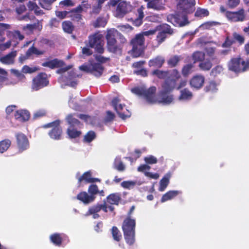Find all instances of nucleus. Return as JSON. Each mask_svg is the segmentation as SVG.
<instances>
[{"label":"nucleus","mask_w":249,"mask_h":249,"mask_svg":"<svg viewBox=\"0 0 249 249\" xmlns=\"http://www.w3.org/2000/svg\"><path fill=\"white\" fill-rule=\"evenodd\" d=\"M180 74L176 70L169 71L168 78L162 84L161 88L158 94L157 99L154 98L156 91L155 87L147 89L144 86L135 87L131 89L132 93L143 97L147 102L154 103L156 101L163 105H169L174 100L173 95L170 93L175 88L176 81L180 77Z\"/></svg>","instance_id":"nucleus-1"},{"label":"nucleus","mask_w":249,"mask_h":249,"mask_svg":"<svg viewBox=\"0 0 249 249\" xmlns=\"http://www.w3.org/2000/svg\"><path fill=\"white\" fill-rule=\"evenodd\" d=\"M136 222L134 219L126 218L123 223L122 229L127 244L132 245L135 242Z\"/></svg>","instance_id":"nucleus-2"},{"label":"nucleus","mask_w":249,"mask_h":249,"mask_svg":"<svg viewBox=\"0 0 249 249\" xmlns=\"http://www.w3.org/2000/svg\"><path fill=\"white\" fill-rule=\"evenodd\" d=\"M119 35V32L115 29H111L107 31L106 39L107 49L110 52L116 53H121L122 46L117 44L116 41V38Z\"/></svg>","instance_id":"nucleus-3"},{"label":"nucleus","mask_w":249,"mask_h":249,"mask_svg":"<svg viewBox=\"0 0 249 249\" xmlns=\"http://www.w3.org/2000/svg\"><path fill=\"white\" fill-rule=\"evenodd\" d=\"M109 7L116 8L114 12L117 18H123L129 11L130 5L124 0H110L108 2Z\"/></svg>","instance_id":"nucleus-4"},{"label":"nucleus","mask_w":249,"mask_h":249,"mask_svg":"<svg viewBox=\"0 0 249 249\" xmlns=\"http://www.w3.org/2000/svg\"><path fill=\"white\" fill-rule=\"evenodd\" d=\"M144 38L142 34L136 35L131 40V44L132 49L131 51V54L133 57L140 56L143 52Z\"/></svg>","instance_id":"nucleus-5"},{"label":"nucleus","mask_w":249,"mask_h":249,"mask_svg":"<svg viewBox=\"0 0 249 249\" xmlns=\"http://www.w3.org/2000/svg\"><path fill=\"white\" fill-rule=\"evenodd\" d=\"M66 120L70 125L67 129V134L69 137L76 138L79 137L81 134L79 129L81 127L82 124L71 114L67 116Z\"/></svg>","instance_id":"nucleus-6"},{"label":"nucleus","mask_w":249,"mask_h":249,"mask_svg":"<svg viewBox=\"0 0 249 249\" xmlns=\"http://www.w3.org/2000/svg\"><path fill=\"white\" fill-rule=\"evenodd\" d=\"M99 192L98 186L95 184L90 185L88 189V194L86 192H82L77 196V199L82 201L85 204H88L93 202L95 195Z\"/></svg>","instance_id":"nucleus-7"},{"label":"nucleus","mask_w":249,"mask_h":249,"mask_svg":"<svg viewBox=\"0 0 249 249\" xmlns=\"http://www.w3.org/2000/svg\"><path fill=\"white\" fill-rule=\"evenodd\" d=\"M228 66L229 70L235 72H243L249 69V59L245 61L240 57L233 58Z\"/></svg>","instance_id":"nucleus-8"},{"label":"nucleus","mask_w":249,"mask_h":249,"mask_svg":"<svg viewBox=\"0 0 249 249\" xmlns=\"http://www.w3.org/2000/svg\"><path fill=\"white\" fill-rule=\"evenodd\" d=\"M89 47L94 48L95 51L102 53L104 51L103 36L99 33H95L89 37Z\"/></svg>","instance_id":"nucleus-9"},{"label":"nucleus","mask_w":249,"mask_h":249,"mask_svg":"<svg viewBox=\"0 0 249 249\" xmlns=\"http://www.w3.org/2000/svg\"><path fill=\"white\" fill-rule=\"evenodd\" d=\"M111 104L120 117L122 119H125L130 116V112L125 107L124 104L121 103V101L118 98H113Z\"/></svg>","instance_id":"nucleus-10"},{"label":"nucleus","mask_w":249,"mask_h":249,"mask_svg":"<svg viewBox=\"0 0 249 249\" xmlns=\"http://www.w3.org/2000/svg\"><path fill=\"white\" fill-rule=\"evenodd\" d=\"M60 121L56 120L54 122L48 123L43 126L44 128L53 127L49 132V135L51 138L58 140L61 139L62 129L59 126Z\"/></svg>","instance_id":"nucleus-11"},{"label":"nucleus","mask_w":249,"mask_h":249,"mask_svg":"<svg viewBox=\"0 0 249 249\" xmlns=\"http://www.w3.org/2000/svg\"><path fill=\"white\" fill-rule=\"evenodd\" d=\"M79 69L87 72H90L96 77L100 76L104 71V68L100 63L83 65L79 67Z\"/></svg>","instance_id":"nucleus-12"},{"label":"nucleus","mask_w":249,"mask_h":249,"mask_svg":"<svg viewBox=\"0 0 249 249\" xmlns=\"http://www.w3.org/2000/svg\"><path fill=\"white\" fill-rule=\"evenodd\" d=\"M48 84L47 74L40 73L33 79L32 89L36 91L47 86Z\"/></svg>","instance_id":"nucleus-13"},{"label":"nucleus","mask_w":249,"mask_h":249,"mask_svg":"<svg viewBox=\"0 0 249 249\" xmlns=\"http://www.w3.org/2000/svg\"><path fill=\"white\" fill-rule=\"evenodd\" d=\"M17 148L19 152L27 150L29 148V142L25 135L18 133L16 135Z\"/></svg>","instance_id":"nucleus-14"},{"label":"nucleus","mask_w":249,"mask_h":249,"mask_svg":"<svg viewBox=\"0 0 249 249\" xmlns=\"http://www.w3.org/2000/svg\"><path fill=\"white\" fill-rule=\"evenodd\" d=\"M168 20L171 22L176 26H183L188 23L186 16L182 14L181 15L177 14L175 16H169L167 17Z\"/></svg>","instance_id":"nucleus-15"},{"label":"nucleus","mask_w":249,"mask_h":249,"mask_svg":"<svg viewBox=\"0 0 249 249\" xmlns=\"http://www.w3.org/2000/svg\"><path fill=\"white\" fill-rule=\"evenodd\" d=\"M89 7V5L83 1L80 5L78 6L76 8L72 11H69V17L71 18L72 20L78 21L81 18V13L84 9H88Z\"/></svg>","instance_id":"nucleus-16"},{"label":"nucleus","mask_w":249,"mask_h":249,"mask_svg":"<svg viewBox=\"0 0 249 249\" xmlns=\"http://www.w3.org/2000/svg\"><path fill=\"white\" fill-rule=\"evenodd\" d=\"M157 30L159 31L157 36V40L159 43H161L164 40L167 33L171 34L173 32L170 27L166 24L157 26Z\"/></svg>","instance_id":"nucleus-17"},{"label":"nucleus","mask_w":249,"mask_h":249,"mask_svg":"<svg viewBox=\"0 0 249 249\" xmlns=\"http://www.w3.org/2000/svg\"><path fill=\"white\" fill-rule=\"evenodd\" d=\"M225 15L229 20L233 22L243 21L245 18L243 9H241L236 12L227 11Z\"/></svg>","instance_id":"nucleus-18"},{"label":"nucleus","mask_w":249,"mask_h":249,"mask_svg":"<svg viewBox=\"0 0 249 249\" xmlns=\"http://www.w3.org/2000/svg\"><path fill=\"white\" fill-rule=\"evenodd\" d=\"M195 5V0H180L178 7L184 13H189L192 11Z\"/></svg>","instance_id":"nucleus-19"},{"label":"nucleus","mask_w":249,"mask_h":249,"mask_svg":"<svg viewBox=\"0 0 249 249\" xmlns=\"http://www.w3.org/2000/svg\"><path fill=\"white\" fill-rule=\"evenodd\" d=\"M50 239L54 245L60 246L63 241L68 239V236L63 233H54L50 236Z\"/></svg>","instance_id":"nucleus-20"},{"label":"nucleus","mask_w":249,"mask_h":249,"mask_svg":"<svg viewBox=\"0 0 249 249\" xmlns=\"http://www.w3.org/2000/svg\"><path fill=\"white\" fill-rule=\"evenodd\" d=\"M205 78L201 75L194 76L190 80V85L192 88L197 89H200L203 85Z\"/></svg>","instance_id":"nucleus-21"},{"label":"nucleus","mask_w":249,"mask_h":249,"mask_svg":"<svg viewBox=\"0 0 249 249\" xmlns=\"http://www.w3.org/2000/svg\"><path fill=\"white\" fill-rule=\"evenodd\" d=\"M147 1V7L156 11L163 10L164 3L162 0H145Z\"/></svg>","instance_id":"nucleus-22"},{"label":"nucleus","mask_w":249,"mask_h":249,"mask_svg":"<svg viewBox=\"0 0 249 249\" xmlns=\"http://www.w3.org/2000/svg\"><path fill=\"white\" fill-rule=\"evenodd\" d=\"M164 62V57L161 55H158L149 61L148 65L150 67L160 68Z\"/></svg>","instance_id":"nucleus-23"},{"label":"nucleus","mask_w":249,"mask_h":249,"mask_svg":"<svg viewBox=\"0 0 249 249\" xmlns=\"http://www.w3.org/2000/svg\"><path fill=\"white\" fill-rule=\"evenodd\" d=\"M16 51H14L8 54L0 57V61L4 64L11 65L14 63L15 58L17 56Z\"/></svg>","instance_id":"nucleus-24"},{"label":"nucleus","mask_w":249,"mask_h":249,"mask_svg":"<svg viewBox=\"0 0 249 249\" xmlns=\"http://www.w3.org/2000/svg\"><path fill=\"white\" fill-rule=\"evenodd\" d=\"M91 175L92 172L91 171L86 172L82 176L80 175L79 172H78L76 174V178L77 179L79 184L83 181L86 183H92Z\"/></svg>","instance_id":"nucleus-25"},{"label":"nucleus","mask_w":249,"mask_h":249,"mask_svg":"<svg viewBox=\"0 0 249 249\" xmlns=\"http://www.w3.org/2000/svg\"><path fill=\"white\" fill-rule=\"evenodd\" d=\"M182 192L178 190H171L169 191L165 194H164L161 198V202L162 203L165 202L167 201L170 200L176 197L178 195L181 194Z\"/></svg>","instance_id":"nucleus-26"},{"label":"nucleus","mask_w":249,"mask_h":249,"mask_svg":"<svg viewBox=\"0 0 249 249\" xmlns=\"http://www.w3.org/2000/svg\"><path fill=\"white\" fill-rule=\"evenodd\" d=\"M29 117L30 113L27 110H18L15 114V119L20 122L26 121L28 120Z\"/></svg>","instance_id":"nucleus-27"},{"label":"nucleus","mask_w":249,"mask_h":249,"mask_svg":"<svg viewBox=\"0 0 249 249\" xmlns=\"http://www.w3.org/2000/svg\"><path fill=\"white\" fill-rule=\"evenodd\" d=\"M193 96V93L191 91L187 89H184L180 91L178 100L182 102H188L192 99Z\"/></svg>","instance_id":"nucleus-28"},{"label":"nucleus","mask_w":249,"mask_h":249,"mask_svg":"<svg viewBox=\"0 0 249 249\" xmlns=\"http://www.w3.org/2000/svg\"><path fill=\"white\" fill-rule=\"evenodd\" d=\"M68 74L69 75L68 77H63L62 76L60 80L66 82V85L74 87L76 85V83L74 81H72V80L75 77L78 76V75L73 71H71Z\"/></svg>","instance_id":"nucleus-29"},{"label":"nucleus","mask_w":249,"mask_h":249,"mask_svg":"<svg viewBox=\"0 0 249 249\" xmlns=\"http://www.w3.org/2000/svg\"><path fill=\"white\" fill-rule=\"evenodd\" d=\"M171 176L172 175L171 173H167L160 180V187L159 188V190L160 192L164 191L167 188L169 183V181Z\"/></svg>","instance_id":"nucleus-30"},{"label":"nucleus","mask_w":249,"mask_h":249,"mask_svg":"<svg viewBox=\"0 0 249 249\" xmlns=\"http://www.w3.org/2000/svg\"><path fill=\"white\" fill-rule=\"evenodd\" d=\"M64 65V63L63 61L57 59H54L52 60L44 62L42 64L43 66L47 67L51 69L61 67H63Z\"/></svg>","instance_id":"nucleus-31"},{"label":"nucleus","mask_w":249,"mask_h":249,"mask_svg":"<svg viewBox=\"0 0 249 249\" xmlns=\"http://www.w3.org/2000/svg\"><path fill=\"white\" fill-rule=\"evenodd\" d=\"M144 7L142 6L137 10L138 18H136L133 22L134 24L136 26H139L142 23V19L144 17Z\"/></svg>","instance_id":"nucleus-32"},{"label":"nucleus","mask_w":249,"mask_h":249,"mask_svg":"<svg viewBox=\"0 0 249 249\" xmlns=\"http://www.w3.org/2000/svg\"><path fill=\"white\" fill-rule=\"evenodd\" d=\"M7 36L10 38H12L13 39L16 40L21 41L23 39L24 36L21 35L19 31L16 30L14 31H8L7 33Z\"/></svg>","instance_id":"nucleus-33"},{"label":"nucleus","mask_w":249,"mask_h":249,"mask_svg":"<svg viewBox=\"0 0 249 249\" xmlns=\"http://www.w3.org/2000/svg\"><path fill=\"white\" fill-rule=\"evenodd\" d=\"M182 59L181 55H173L167 61V64L170 67H174Z\"/></svg>","instance_id":"nucleus-34"},{"label":"nucleus","mask_w":249,"mask_h":249,"mask_svg":"<svg viewBox=\"0 0 249 249\" xmlns=\"http://www.w3.org/2000/svg\"><path fill=\"white\" fill-rule=\"evenodd\" d=\"M152 74L153 75H156L159 78H166V79L169 76V71H163L159 70H155L152 72Z\"/></svg>","instance_id":"nucleus-35"},{"label":"nucleus","mask_w":249,"mask_h":249,"mask_svg":"<svg viewBox=\"0 0 249 249\" xmlns=\"http://www.w3.org/2000/svg\"><path fill=\"white\" fill-rule=\"evenodd\" d=\"M212 67V64L211 60L208 59H204L199 64L200 69L203 71H208L211 69Z\"/></svg>","instance_id":"nucleus-36"},{"label":"nucleus","mask_w":249,"mask_h":249,"mask_svg":"<svg viewBox=\"0 0 249 249\" xmlns=\"http://www.w3.org/2000/svg\"><path fill=\"white\" fill-rule=\"evenodd\" d=\"M11 144V141L9 139H5L0 141V153H3L7 151Z\"/></svg>","instance_id":"nucleus-37"},{"label":"nucleus","mask_w":249,"mask_h":249,"mask_svg":"<svg viewBox=\"0 0 249 249\" xmlns=\"http://www.w3.org/2000/svg\"><path fill=\"white\" fill-rule=\"evenodd\" d=\"M120 200L119 195L117 194H111L107 197V202L111 204L118 205Z\"/></svg>","instance_id":"nucleus-38"},{"label":"nucleus","mask_w":249,"mask_h":249,"mask_svg":"<svg viewBox=\"0 0 249 249\" xmlns=\"http://www.w3.org/2000/svg\"><path fill=\"white\" fill-rule=\"evenodd\" d=\"M114 167L118 171L123 172L125 170V165L121 160V158L119 157H116L114 160Z\"/></svg>","instance_id":"nucleus-39"},{"label":"nucleus","mask_w":249,"mask_h":249,"mask_svg":"<svg viewBox=\"0 0 249 249\" xmlns=\"http://www.w3.org/2000/svg\"><path fill=\"white\" fill-rule=\"evenodd\" d=\"M217 86L218 84L214 81H211L209 84L206 86L205 90L206 92H211L212 93L215 92L218 90L217 88Z\"/></svg>","instance_id":"nucleus-40"},{"label":"nucleus","mask_w":249,"mask_h":249,"mask_svg":"<svg viewBox=\"0 0 249 249\" xmlns=\"http://www.w3.org/2000/svg\"><path fill=\"white\" fill-rule=\"evenodd\" d=\"M102 204H97L96 205L90 207L87 213L85 214V216H87L92 214V213H98L102 210Z\"/></svg>","instance_id":"nucleus-41"},{"label":"nucleus","mask_w":249,"mask_h":249,"mask_svg":"<svg viewBox=\"0 0 249 249\" xmlns=\"http://www.w3.org/2000/svg\"><path fill=\"white\" fill-rule=\"evenodd\" d=\"M64 31L68 33H71L73 29L72 23L70 21H64L62 23Z\"/></svg>","instance_id":"nucleus-42"},{"label":"nucleus","mask_w":249,"mask_h":249,"mask_svg":"<svg viewBox=\"0 0 249 249\" xmlns=\"http://www.w3.org/2000/svg\"><path fill=\"white\" fill-rule=\"evenodd\" d=\"M193 58L195 61H200V62L205 58V54L201 52H196L193 53Z\"/></svg>","instance_id":"nucleus-43"},{"label":"nucleus","mask_w":249,"mask_h":249,"mask_svg":"<svg viewBox=\"0 0 249 249\" xmlns=\"http://www.w3.org/2000/svg\"><path fill=\"white\" fill-rule=\"evenodd\" d=\"M111 233L114 240L116 241H119L122 238V235L117 227H112Z\"/></svg>","instance_id":"nucleus-44"},{"label":"nucleus","mask_w":249,"mask_h":249,"mask_svg":"<svg viewBox=\"0 0 249 249\" xmlns=\"http://www.w3.org/2000/svg\"><path fill=\"white\" fill-rule=\"evenodd\" d=\"M43 53L42 51H39L36 48L34 47H30L26 52V55L27 56H30L33 54L36 55H40Z\"/></svg>","instance_id":"nucleus-45"},{"label":"nucleus","mask_w":249,"mask_h":249,"mask_svg":"<svg viewBox=\"0 0 249 249\" xmlns=\"http://www.w3.org/2000/svg\"><path fill=\"white\" fill-rule=\"evenodd\" d=\"M96 137L95 133L94 131H90L85 135L84 137V141L87 142H90L92 141Z\"/></svg>","instance_id":"nucleus-46"},{"label":"nucleus","mask_w":249,"mask_h":249,"mask_svg":"<svg viewBox=\"0 0 249 249\" xmlns=\"http://www.w3.org/2000/svg\"><path fill=\"white\" fill-rule=\"evenodd\" d=\"M209 15V11L205 9L198 8L195 13V16L197 17H204Z\"/></svg>","instance_id":"nucleus-47"},{"label":"nucleus","mask_w":249,"mask_h":249,"mask_svg":"<svg viewBox=\"0 0 249 249\" xmlns=\"http://www.w3.org/2000/svg\"><path fill=\"white\" fill-rule=\"evenodd\" d=\"M136 183L134 181H124L121 183V186L124 188L130 189L134 187Z\"/></svg>","instance_id":"nucleus-48"},{"label":"nucleus","mask_w":249,"mask_h":249,"mask_svg":"<svg viewBox=\"0 0 249 249\" xmlns=\"http://www.w3.org/2000/svg\"><path fill=\"white\" fill-rule=\"evenodd\" d=\"M55 0H42V1L40 2V4L42 8L49 10L51 9V4Z\"/></svg>","instance_id":"nucleus-49"},{"label":"nucleus","mask_w":249,"mask_h":249,"mask_svg":"<svg viewBox=\"0 0 249 249\" xmlns=\"http://www.w3.org/2000/svg\"><path fill=\"white\" fill-rule=\"evenodd\" d=\"M144 160L146 163L150 164H155L158 161L157 159L152 155H149L145 157Z\"/></svg>","instance_id":"nucleus-50"},{"label":"nucleus","mask_w":249,"mask_h":249,"mask_svg":"<svg viewBox=\"0 0 249 249\" xmlns=\"http://www.w3.org/2000/svg\"><path fill=\"white\" fill-rule=\"evenodd\" d=\"M193 68L192 64H189L184 66L182 70V73L184 76H187L191 72V69Z\"/></svg>","instance_id":"nucleus-51"},{"label":"nucleus","mask_w":249,"mask_h":249,"mask_svg":"<svg viewBox=\"0 0 249 249\" xmlns=\"http://www.w3.org/2000/svg\"><path fill=\"white\" fill-rule=\"evenodd\" d=\"M223 68L221 66L218 65L213 68L211 72V74L215 76L217 74L220 73L223 71Z\"/></svg>","instance_id":"nucleus-52"},{"label":"nucleus","mask_w":249,"mask_h":249,"mask_svg":"<svg viewBox=\"0 0 249 249\" xmlns=\"http://www.w3.org/2000/svg\"><path fill=\"white\" fill-rule=\"evenodd\" d=\"M37 70V68L36 67H29L28 66H24L22 69V71L23 73H31L36 71Z\"/></svg>","instance_id":"nucleus-53"},{"label":"nucleus","mask_w":249,"mask_h":249,"mask_svg":"<svg viewBox=\"0 0 249 249\" xmlns=\"http://www.w3.org/2000/svg\"><path fill=\"white\" fill-rule=\"evenodd\" d=\"M233 40L234 41V42L235 41H237L238 42H239L240 44H242L244 42V37L238 33H234L233 34Z\"/></svg>","instance_id":"nucleus-54"},{"label":"nucleus","mask_w":249,"mask_h":249,"mask_svg":"<svg viewBox=\"0 0 249 249\" xmlns=\"http://www.w3.org/2000/svg\"><path fill=\"white\" fill-rule=\"evenodd\" d=\"M56 16L59 18L60 19L64 18L66 17H69V12L67 11H56Z\"/></svg>","instance_id":"nucleus-55"},{"label":"nucleus","mask_w":249,"mask_h":249,"mask_svg":"<svg viewBox=\"0 0 249 249\" xmlns=\"http://www.w3.org/2000/svg\"><path fill=\"white\" fill-rule=\"evenodd\" d=\"M234 41L232 39H231L230 37L227 36L226 38L225 41L223 43L222 46L223 47H230L233 43Z\"/></svg>","instance_id":"nucleus-56"},{"label":"nucleus","mask_w":249,"mask_h":249,"mask_svg":"<svg viewBox=\"0 0 249 249\" xmlns=\"http://www.w3.org/2000/svg\"><path fill=\"white\" fill-rule=\"evenodd\" d=\"M46 114V111L43 109H41L36 111L34 114V118L36 119L43 116Z\"/></svg>","instance_id":"nucleus-57"},{"label":"nucleus","mask_w":249,"mask_h":249,"mask_svg":"<svg viewBox=\"0 0 249 249\" xmlns=\"http://www.w3.org/2000/svg\"><path fill=\"white\" fill-rule=\"evenodd\" d=\"M102 4L98 2L97 4L93 5L92 7V13L94 14H98L102 8Z\"/></svg>","instance_id":"nucleus-58"},{"label":"nucleus","mask_w":249,"mask_h":249,"mask_svg":"<svg viewBox=\"0 0 249 249\" xmlns=\"http://www.w3.org/2000/svg\"><path fill=\"white\" fill-rule=\"evenodd\" d=\"M134 73L137 75H141L142 76H146L147 75L146 70L142 68L134 70Z\"/></svg>","instance_id":"nucleus-59"},{"label":"nucleus","mask_w":249,"mask_h":249,"mask_svg":"<svg viewBox=\"0 0 249 249\" xmlns=\"http://www.w3.org/2000/svg\"><path fill=\"white\" fill-rule=\"evenodd\" d=\"M114 115L111 112L108 111L107 113V116L105 118V121L106 122H110L114 119Z\"/></svg>","instance_id":"nucleus-60"},{"label":"nucleus","mask_w":249,"mask_h":249,"mask_svg":"<svg viewBox=\"0 0 249 249\" xmlns=\"http://www.w3.org/2000/svg\"><path fill=\"white\" fill-rule=\"evenodd\" d=\"M10 27L9 24L0 23V35L2 34L5 30L10 29Z\"/></svg>","instance_id":"nucleus-61"},{"label":"nucleus","mask_w":249,"mask_h":249,"mask_svg":"<svg viewBox=\"0 0 249 249\" xmlns=\"http://www.w3.org/2000/svg\"><path fill=\"white\" fill-rule=\"evenodd\" d=\"M144 175L146 177L155 179H158L159 178V175L157 173H152L151 172H145Z\"/></svg>","instance_id":"nucleus-62"},{"label":"nucleus","mask_w":249,"mask_h":249,"mask_svg":"<svg viewBox=\"0 0 249 249\" xmlns=\"http://www.w3.org/2000/svg\"><path fill=\"white\" fill-rule=\"evenodd\" d=\"M95 59H96V60L97 61L100 62L101 63H105L107 61H108L109 60L108 58L105 57H104L103 56H101L100 55H96Z\"/></svg>","instance_id":"nucleus-63"},{"label":"nucleus","mask_w":249,"mask_h":249,"mask_svg":"<svg viewBox=\"0 0 249 249\" xmlns=\"http://www.w3.org/2000/svg\"><path fill=\"white\" fill-rule=\"evenodd\" d=\"M145 63V61H140L134 63L132 65V66L133 67L137 69V70L142 69V67Z\"/></svg>","instance_id":"nucleus-64"}]
</instances>
